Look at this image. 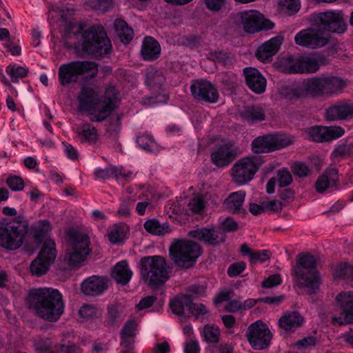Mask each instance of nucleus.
<instances>
[{
    "label": "nucleus",
    "instance_id": "nucleus-1",
    "mask_svg": "<svg viewBox=\"0 0 353 353\" xmlns=\"http://www.w3.org/2000/svg\"><path fill=\"white\" fill-rule=\"evenodd\" d=\"M347 85V81L341 77L323 74L308 78L300 84L286 88L285 95L290 100L331 97L341 93Z\"/></svg>",
    "mask_w": 353,
    "mask_h": 353
},
{
    "label": "nucleus",
    "instance_id": "nucleus-2",
    "mask_svg": "<svg viewBox=\"0 0 353 353\" xmlns=\"http://www.w3.org/2000/svg\"><path fill=\"white\" fill-rule=\"evenodd\" d=\"M27 304L39 317L50 322L57 321L65 308L59 291L49 288L31 290L27 296Z\"/></svg>",
    "mask_w": 353,
    "mask_h": 353
},
{
    "label": "nucleus",
    "instance_id": "nucleus-3",
    "mask_svg": "<svg viewBox=\"0 0 353 353\" xmlns=\"http://www.w3.org/2000/svg\"><path fill=\"white\" fill-rule=\"evenodd\" d=\"M294 283L307 290L309 294L320 291L321 277L316 268V258L310 253H301L297 256L293 268Z\"/></svg>",
    "mask_w": 353,
    "mask_h": 353
},
{
    "label": "nucleus",
    "instance_id": "nucleus-4",
    "mask_svg": "<svg viewBox=\"0 0 353 353\" xmlns=\"http://www.w3.org/2000/svg\"><path fill=\"white\" fill-rule=\"evenodd\" d=\"M78 109L87 112L92 121H102L110 115V98L102 99L97 90L90 86L83 85L77 97Z\"/></svg>",
    "mask_w": 353,
    "mask_h": 353
},
{
    "label": "nucleus",
    "instance_id": "nucleus-5",
    "mask_svg": "<svg viewBox=\"0 0 353 353\" xmlns=\"http://www.w3.org/2000/svg\"><path fill=\"white\" fill-rule=\"evenodd\" d=\"M110 42L104 28L101 25H94L82 32L81 41L75 44V48L81 47L86 54L101 57L109 52Z\"/></svg>",
    "mask_w": 353,
    "mask_h": 353
},
{
    "label": "nucleus",
    "instance_id": "nucleus-6",
    "mask_svg": "<svg viewBox=\"0 0 353 353\" xmlns=\"http://www.w3.org/2000/svg\"><path fill=\"white\" fill-rule=\"evenodd\" d=\"M142 279L149 285L159 287L170 278L171 270L165 259L160 256L142 257L139 261Z\"/></svg>",
    "mask_w": 353,
    "mask_h": 353
},
{
    "label": "nucleus",
    "instance_id": "nucleus-7",
    "mask_svg": "<svg viewBox=\"0 0 353 353\" xmlns=\"http://www.w3.org/2000/svg\"><path fill=\"white\" fill-rule=\"evenodd\" d=\"M97 70V65L92 61H73L63 63L58 70L59 83L62 86L77 83L86 76L94 77Z\"/></svg>",
    "mask_w": 353,
    "mask_h": 353
},
{
    "label": "nucleus",
    "instance_id": "nucleus-8",
    "mask_svg": "<svg viewBox=\"0 0 353 353\" xmlns=\"http://www.w3.org/2000/svg\"><path fill=\"white\" fill-rule=\"evenodd\" d=\"M28 225L19 217L0 220V246L14 250L23 244Z\"/></svg>",
    "mask_w": 353,
    "mask_h": 353
},
{
    "label": "nucleus",
    "instance_id": "nucleus-9",
    "mask_svg": "<svg viewBox=\"0 0 353 353\" xmlns=\"http://www.w3.org/2000/svg\"><path fill=\"white\" fill-rule=\"evenodd\" d=\"M67 237L68 245L64 259L72 268L83 263L90 254V239L87 234L74 229L67 232Z\"/></svg>",
    "mask_w": 353,
    "mask_h": 353
},
{
    "label": "nucleus",
    "instance_id": "nucleus-10",
    "mask_svg": "<svg viewBox=\"0 0 353 353\" xmlns=\"http://www.w3.org/2000/svg\"><path fill=\"white\" fill-rule=\"evenodd\" d=\"M170 252L174 262L179 266L189 268L201 254L199 245L187 239H179L172 243Z\"/></svg>",
    "mask_w": 353,
    "mask_h": 353
},
{
    "label": "nucleus",
    "instance_id": "nucleus-11",
    "mask_svg": "<svg viewBox=\"0 0 353 353\" xmlns=\"http://www.w3.org/2000/svg\"><path fill=\"white\" fill-rule=\"evenodd\" d=\"M238 224L232 218L228 217L221 222V229L215 230L199 228L189 232V235L209 245H215L225 239L224 232H234L237 230Z\"/></svg>",
    "mask_w": 353,
    "mask_h": 353
},
{
    "label": "nucleus",
    "instance_id": "nucleus-12",
    "mask_svg": "<svg viewBox=\"0 0 353 353\" xmlns=\"http://www.w3.org/2000/svg\"><path fill=\"white\" fill-rule=\"evenodd\" d=\"M311 22L316 24L324 32L343 34L347 30L343 14L340 10L314 13L311 15Z\"/></svg>",
    "mask_w": 353,
    "mask_h": 353
},
{
    "label": "nucleus",
    "instance_id": "nucleus-13",
    "mask_svg": "<svg viewBox=\"0 0 353 353\" xmlns=\"http://www.w3.org/2000/svg\"><path fill=\"white\" fill-rule=\"evenodd\" d=\"M263 161L261 156L247 157L238 160L232 168L233 181L239 185H244L251 181Z\"/></svg>",
    "mask_w": 353,
    "mask_h": 353
},
{
    "label": "nucleus",
    "instance_id": "nucleus-14",
    "mask_svg": "<svg viewBox=\"0 0 353 353\" xmlns=\"http://www.w3.org/2000/svg\"><path fill=\"white\" fill-rule=\"evenodd\" d=\"M338 315L332 317V323L339 325L353 323V291H344L335 298Z\"/></svg>",
    "mask_w": 353,
    "mask_h": 353
},
{
    "label": "nucleus",
    "instance_id": "nucleus-15",
    "mask_svg": "<svg viewBox=\"0 0 353 353\" xmlns=\"http://www.w3.org/2000/svg\"><path fill=\"white\" fill-rule=\"evenodd\" d=\"M56 256L55 242L52 239H48L43 244L37 259L30 264V269L32 274L40 276L46 274Z\"/></svg>",
    "mask_w": 353,
    "mask_h": 353
},
{
    "label": "nucleus",
    "instance_id": "nucleus-16",
    "mask_svg": "<svg viewBox=\"0 0 353 353\" xmlns=\"http://www.w3.org/2000/svg\"><path fill=\"white\" fill-rule=\"evenodd\" d=\"M312 23L311 28L299 31L294 37L296 44L310 49L322 48L326 46L329 39L324 34L323 30L316 24Z\"/></svg>",
    "mask_w": 353,
    "mask_h": 353
},
{
    "label": "nucleus",
    "instance_id": "nucleus-17",
    "mask_svg": "<svg viewBox=\"0 0 353 353\" xmlns=\"http://www.w3.org/2000/svg\"><path fill=\"white\" fill-rule=\"evenodd\" d=\"M246 337L253 349L263 350L270 345L272 334L267 325L259 320L248 327Z\"/></svg>",
    "mask_w": 353,
    "mask_h": 353
},
{
    "label": "nucleus",
    "instance_id": "nucleus-18",
    "mask_svg": "<svg viewBox=\"0 0 353 353\" xmlns=\"http://www.w3.org/2000/svg\"><path fill=\"white\" fill-rule=\"evenodd\" d=\"M241 25L248 33L271 30L274 26L273 22L265 19L263 14L255 10H246L241 13Z\"/></svg>",
    "mask_w": 353,
    "mask_h": 353
},
{
    "label": "nucleus",
    "instance_id": "nucleus-19",
    "mask_svg": "<svg viewBox=\"0 0 353 353\" xmlns=\"http://www.w3.org/2000/svg\"><path fill=\"white\" fill-rule=\"evenodd\" d=\"M190 92L195 99L210 103H216L219 97L216 86L205 79L192 81Z\"/></svg>",
    "mask_w": 353,
    "mask_h": 353
},
{
    "label": "nucleus",
    "instance_id": "nucleus-20",
    "mask_svg": "<svg viewBox=\"0 0 353 353\" xmlns=\"http://www.w3.org/2000/svg\"><path fill=\"white\" fill-rule=\"evenodd\" d=\"M236 158V151L231 142L217 146L211 153V160L219 168H225Z\"/></svg>",
    "mask_w": 353,
    "mask_h": 353
},
{
    "label": "nucleus",
    "instance_id": "nucleus-21",
    "mask_svg": "<svg viewBox=\"0 0 353 353\" xmlns=\"http://www.w3.org/2000/svg\"><path fill=\"white\" fill-rule=\"evenodd\" d=\"M138 324L134 319H128L120 332V345L122 347L120 353H134V343Z\"/></svg>",
    "mask_w": 353,
    "mask_h": 353
},
{
    "label": "nucleus",
    "instance_id": "nucleus-22",
    "mask_svg": "<svg viewBox=\"0 0 353 353\" xmlns=\"http://www.w3.org/2000/svg\"><path fill=\"white\" fill-rule=\"evenodd\" d=\"M325 118L329 121L348 120L353 118V103L340 101L326 109Z\"/></svg>",
    "mask_w": 353,
    "mask_h": 353
},
{
    "label": "nucleus",
    "instance_id": "nucleus-23",
    "mask_svg": "<svg viewBox=\"0 0 353 353\" xmlns=\"http://www.w3.org/2000/svg\"><path fill=\"white\" fill-rule=\"evenodd\" d=\"M243 74L248 87L256 94L265 92L266 88V79L261 72L254 68H245Z\"/></svg>",
    "mask_w": 353,
    "mask_h": 353
},
{
    "label": "nucleus",
    "instance_id": "nucleus-24",
    "mask_svg": "<svg viewBox=\"0 0 353 353\" xmlns=\"http://www.w3.org/2000/svg\"><path fill=\"white\" fill-rule=\"evenodd\" d=\"M107 288V280L104 277L95 275L85 279L81 283L82 292L87 296L101 295Z\"/></svg>",
    "mask_w": 353,
    "mask_h": 353
},
{
    "label": "nucleus",
    "instance_id": "nucleus-25",
    "mask_svg": "<svg viewBox=\"0 0 353 353\" xmlns=\"http://www.w3.org/2000/svg\"><path fill=\"white\" fill-rule=\"evenodd\" d=\"M283 41L282 36H276L265 42L257 49L256 52L257 59L263 62L267 61L277 52Z\"/></svg>",
    "mask_w": 353,
    "mask_h": 353
},
{
    "label": "nucleus",
    "instance_id": "nucleus-26",
    "mask_svg": "<svg viewBox=\"0 0 353 353\" xmlns=\"http://www.w3.org/2000/svg\"><path fill=\"white\" fill-rule=\"evenodd\" d=\"M339 180L338 170L328 168L317 179L315 188L319 193H324L327 190H332L336 186Z\"/></svg>",
    "mask_w": 353,
    "mask_h": 353
},
{
    "label": "nucleus",
    "instance_id": "nucleus-27",
    "mask_svg": "<svg viewBox=\"0 0 353 353\" xmlns=\"http://www.w3.org/2000/svg\"><path fill=\"white\" fill-rule=\"evenodd\" d=\"M161 46L153 37H145L141 48V56L145 61H152L158 59L161 54Z\"/></svg>",
    "mask_w": 353,
    "mask_h": 353
},
{
    "label": "nucleus",
    "instance_id": "nucleus-28",
    "mask_svg": "<svg viewBox=\"0 0 353 353\" xmlns=\"http://www.w3.org/2000/svg\"><path fill=\"white\" fill-rule=\"evenodd\" d=\"M133 272L126 260L117 263L112 268V278L117 284L122 286L126 285L130 281Z\"/></svg>",
    "mask_w": 353,
    "mask_h": 353
},
{
    "label": "nucleus",
    "instance_id": "nucleus-29",
    "mask_svg": "<svg viewBox=\"0 0 353 353\" xmlns=\"http://www.w3.org/2000/svg\"><path fill=\"white\" fill-rule=\"evenodd\" d=\"M303 321V318L298 312H285L279 319V325L286 331L294 332Z\"/></svg>",
    "mask_w": 353,
    "mask_h": 353
},
{
    "label": "nucleus",
    "instance_id": "nucleus-30",
    "mask_svg": "<svg viewBox=\"0 0 353 353\" xmlns=\"http://www.w3.org/2000/svg\"><path fill=\"white\" fill-rule=\"evenodd\" d=\"M303 74L314 73L325 64L324 57L319 54H310L302 56Z\"/></svg>",
    "mask_w": 353,
    "mask_h": 353
},
{
    "label": "nucleus",
    "instance_id": "nucleus-31",
    "mask_svg": "<svg viewBox=\"0 0 353 353\" xmlns=\"http://www.w3.org/2000/svg\"><path fill=\"white\" fill-rule=\"evenodd\" d=\"M114 28L116 36L123 44L128 45L130 43L134 37V30L124 20L116 19Z\"/></svg>",
    "mask_w": 353,
    "mask_h": 353
},
{
    "label": "nucleus",
    "instance_id": "nucleus-32",
    "mask_svg": "<svg viewBox=\"0 0 353 353\" xmlns=\"http://www.w3.org/2000/svg\"><path fill=\"white\" fill-rule=\"evenodd\" d=\"M245 196V192L240 190L231 193L225 200L224 205L230 212L234 213L241 212L243 210V204Z\"/></svg>",
    "mask_w": 353,
    "mask_h": 353
},
{
    "label": "nucleus",
    "instance_id": "nucleus-33",
    "mask_svg": "<svg viewBox=\"0 0 353 353\" xmlns=\"http://www.w3.org/2000/svg\"><path fill=\"white\" fill-rule=\"evenodd\" d=\"M240 116L248 123H254L265 119V111L260 106H248L240 112Z\"/></svg>",
    "mask_w": 353,
    "mask_h": 353
},
{
    "label": "nucleus",
    "instance_id": "nucleus-34",
    "mask_svg": "<svg viewBox=\"0 0 353 353\" xmlns=\"http://www.w3.org/2000/svg\"><path fill=\"white\" fill-rule=\"evenodd\" d=\"M252 147L256 153H266L273 151L272 134L256 138L252 143Z\"/></svg>",
    "mask_w": 353,
    "mask_h": 353
},
{
    "label": "nucleus",
    "instance_id": "nucleus-35",
    "mask_svg": "<svg viewBox=\"0 0 353 353\" xmlns=\"http://www.w3.org/2000/svg\"><path fill=\"white\" fill-rule=\"evenodd\" d=\"M302 56H288L282 60L283 70L289 74H303Z\"/></svg>",
    "mask_w": 353,
    "mask_h": 353
},
{
    "label": "nucleus",
    "instance_id": "nucleus-36",
    "mask_svg": "<svg viewBox=\"0 0 353 353\" xmlns=\"http://www.w3.org/2000/svg\"><path fill=\"white\" fill-rule=\"evenodd\" d=\"M165 80V77L161 71L150 70L146 73L145 83L150 90H161Z\"/></svg>",
    "mask_w": 353,
    "mask_h": 353
},
{
    "label": "nucleus",
    "instance_id": "nucleus-37",
    "mask_svg": "<svg viewBox=\"0 0 353 353\" xmlns=\"http://www.w3.org/2000/svg\"><path fill=\"white\" fill-rule=\"evenodd\" d=\"M120 100V93L117 92L115 89L112 87V132L114 131L116 134H117L121 129L119 120L122 117V114L118 112L113 113V110L118 107Z\"/></svg>",
    "mask_w": 353,
    "mask_h": 353
},
{
    "label": "nucleus",
    "instance_id": "nucleus-38",
    "mask_svg": "<svg viewBox=\"0 0 353 353\" xmlns=\"http://www.w3.org/2000/svg\"><path fill=\"white\" fill-rule=\"evenodd\" d=\"M129 234V228L124 223H119L112 228V244H123Z\"/></svg>",
    "mask_w": 353,
    "mask_h": 353
},
{
    "label": "nucleus",
    "instance_id": "nucleus-39",
    "mask_svg": "<svg viewBox=\"0 0 353 353\" xmlns=\"http://www.w3.org/2000/svg\"><path fill=\"white\" fill-rule=\"evenodd\" d=\"M145 230L154 235H164L170 232L171 230L167 223H160L154 219L146 221L143 224Z\"/></svg>",
    "mask_w": 353,
    "mask_h": 353
},
{
    "label": "nucleus",
    "instance_id": "nucleus-40",
    "mask_svg": "<svg viewBox=\"0 0 353 353\" xmlns=\"http://www.w3.org/2000/svg\"><path fill=\"white\" fill-rule=\"evenodd\" d=\"M190 303V297L189 296L181 294L170 303V306L173 313L178 316H182L185 310L188 311Z\"/></svg>",
    "mask_w": 353,
    "mask_h": 353
},
{
    "label": "nucleus",
    "instance_id": "nucleus-41",
    "mask_svg": "<svg viewBox=\"0 0 353 353\" xmlns=\"http://www.w3.org/2000/svg\"><path fill=\"white\" fill-rule=\"evenodd\" d=\"M50 231L51 226L50 222L47 220L40 221L34 228V238L39 243L43 241L44 244L47 240L51 239L48 237V234Z\"/></svg>",
    "mask_w": 353,
    "mask_h": 353
},
{
    "label": "nucleus",
    "instance_id": "nucleus-42",
    "mask_svg": "<svg viewBox=\"0 0 353 353\" xmlns=\"http://www.w3.org/2000/svg\"><path fill=\"white\" fill-rule=\"evenodd\" d=\"M6 72L10 77L12 83H17L19 79L26 77L28 69L14 64L8 65L6 68Z\"/></svg>",
    "mask_w": 353,
    "mask_h": 353
},
{
    "label": "nucleus",
    "instance_id": "nucleus-43",
    "mask_svg": "<svg viewBox=\"0 0 353 353\" xmlns=\"http://www.w3.org/2000/svg\"><path fill=\"white\" fill-rule=\"evenodd\" d=\"M273 151L278 150L294 143V139L286 134H272Z\"/></svg>",
    "mask_w": 353,
    "mask_h": 353
},
{
    "label": "nucleus",
    "instance_id": "nucleus-44",
    "mask_svg": "<svg viewBox=\"0 0 353 353\" xmlns=\"http://www.w3.org/2000/svg\"><path fill=\"white\" fill-rule=\"evenodd\" d=\"M79 136L81 142H93L97 139V130L90 123H83Z\"/></svg>",
    "mask_w": 353,
    "mask_h": 353
},
{
    "label": "nucleus",
    "instance_id": "nucleus-45",
    "mask_svg": "<svg viewBox=\"0 0 353 353\" xmlns=\"http://www.w3.org/2000/svg\"><path fill=\"white\" fill-rule=\"evenodd\" d=\"M203 336L208 343H217L219 341L220 330L217 326L206 325L203 327Z\"/></svg>",
    "mask_w": 353,
    "mask_h": 353
},
{
    "label": "nucleus",
    "instance_id": "nucleus-46",
    "mask_svg": "<svg viewBox=\"0 0 353 353\" xmlns=\"http://www.w3.org/2000/svg\"><path fill=\"white\" fill-rule=\"evenodd\" d=\"M279 5L281 10L289 15L296 14L301 8L299 0H279Z\"/></svg>",
    "mask_w": 353,
    "mask_h": 353
},
{
    "label": "nucleus",
    "instance_id": "nucleus-47",
    "mask_svg": "<svg viewBox=\"0 0 353 353\" xmlns=\"http://www.w3.org/2000/svg\"><path fill=\"white\" fill-rule=\"evenodd\" d=\"M308 138L314 142H325V134L323 126H314L306 130Z\"/></svg>",
    "mask_w": 353,
    "mask_h": 353
},
{
    "label": "nucleus",
    "instance_id": "nucleus-48",
    "mask_svg": "<svg viewBox=\"0 0 353 353\" xmlns=\"http://www.w3.org/2000/svg\"><path fill=\"white\" fill-rule=\"evenodd\" d=\"M334 275L337 278L353 279V266L349 263H340L336 266Z\"/></svg>",
    "mask_w": 353,
    "mask_h": 353
},
{
    "label": "nucleus",
    "instance_id": "nucleus-49",
    "mask_svg": "<svg viewBox=\"0 0 353 353\" xmlns=\"http://www.w3.org/2000/svg\"><path fill=\"white\" fill-rule=\"evenodd\" d=\"M325 141H330L343 136L345 133L344 129L340 126H323Z\"/></svg>",
    "mask_w": 353,
    "mask_h": 353
},
{
    "label": "nucleus",
    "instance_id": "nucleus-50",
    "mask_svg": "<svg viewBox=\"0 0 353 353\" xmlns=\"http://www.w3.org/2000/svg\"><path fill=\"white\" fill-rule=\"evenodd\" d=\"M214 61L223 66H229L233 63L234 58L230 54L224 52H217L213 54Z\"/></svg>",
    "mask_w": 353,
    "mask_h": 353
},
{
    "label": "nucleus",
    "instance_id": "nucleus-51",
    "mask_svg": "<svg viewBox=\"0 0 353 353\" xmlns=\"http://www.w3.org/2000/svg\"><path fill=\"white\" fill-rule=\"evenodd\" d=\"M137 143L141 148L146 151H152L154 145L153 138L148 134H142L137 137Z\"/></svg>",
    "mask_w": 353,
    "mask_h": 353
},
{
    "label": "nucleus",
    "instance_id": "nucleus-52",
    "mask_svg": "<svg viewBox=\"0 0 353 353\" xmlns=\"http://www.w3.org/2000/svg\"><path fill=\"white\" fill-rule=\"evenodd\" d=\"M276 179L280 187H285L292 183V176L287 169H282L277 172Z\"/></svg>",
    "mask_w": 353,
    "mask_h": 353
},
{
    "label": "nucleus",
    "instance_id": "nucleus-53",
    "mask_svg": "<svg viewBox=\"0 0 353 353\" xmlns=\"http://www.w3.org/2000/svg\"><path fill=\"white\" fill-rule=\"evenodd\" d=\"M6 183L13 191H20L23 189L24 182L21 177L12 175L8 177Z\"/></svg>",
    "mask_w": 353,
    "mask_h": 353
},
{
    "label": "nucleus",
    "instance_id": "nucleus-54",
    "mask_svg": "<svg viewBox=\"0 0 353 353\" xmlns=\"http://www.w3.org/2000/svg\"><path fill=\"white\" fill-rule=\"evenodd\" d=\"M206 288L203 285H192L189 287L188 294L184 296H189L191 297L192 301L193 299L203 296L205 294Z\"/></svg>",
    "mask_w": 353,
    "mask_h": 353
},
{
    "label": "nucleus",
    "instance_id": "nucleus-55",
    "mask_svg": "<svg viewBox=\"0 0 353 353\" xmlns=\"http://www.w3.org/2000/svg\"><path fill=\"white\" fill-rule=\"evenodd\" d=\"M291 168L293 174L299 177L306 176L310 172L308 167L302 162H295Z\"/></svg>",
    "mask_w": 353,
    "mask_h": 353
},
{
    "label": "nucleus",
    "instance_id": "nucleus-56",
    "mask_svg": "<svg viewBox=\"0 0 353 353\" xmlns=\"http://www.w3.org/2000/svg\"><path fill=\"white\" fill-rule=\"evenodd\" d=\"M270 257V252L268 250H259L250 254V261L252 263H256L257 262L262 263Z\"/></svg>",
    "mask_w": 353,
    "mask_h": 353
},
{
    "label": "nucleus",
    "instance_id": "nucleus-57",
    "mask_svg": "<svg viewBox=\"0 0 353 353\" xmlns=\"http://www.w3.org/2000/svg\"><path fill=\"white\" fill-rule=\"evenodd\" d=\"M188 207L190 210L194 213H199L202 211L204 207L203 199L199 196H195L191 199L188 203Z\"/></svg>",
    "mask_w": 353,
    "mask_h": 353
},
{
    "label": "nucleus",
    "instance_id": "nucleus-58",
    "mask_svg": "<svg viewBox=\"0 0 353 353\" xmlns=\"http://www.w3.org/2000/svg\"><path fill=\"white\" fill-rule=\"evenodd\" d=\"M245 269V263L243 261L231 264L228 268L227 273L229 276L234 277L240 274Z\"/></svg>",
    "mask_w": 353,
    "mask_h": 353
},
{
    "label": "nucleus",
    "instance_id": "nucleus-59",
    "mask_svg": "<svg viewBox=\"0 0 353 353\" xmlns=\"http://www.w3.org/2000/svg\"><path fill=\"white\" fill-rule=\"evenodd\" d=\"M188 311L191 312L194 316L203 315L208 313V310L203 304L194 303L191 298L190 307H188Z\"/></svg>",
    "mask_w": 353,
    "mask_h": 353
},
{
    "label": "nucleus",
    "instance_id": "nucleus-60",
    "mask_svg": "<svg viewBox=\"0 0 353 353\" xmlns=\"http://www.w3.org/2000/svg\"><path fill=\"white\" fill-rule=\"evenodd\" d=\"M52 345L50 339H41L34 343V348L37 353H46L49 351Z\"/></svg>",
    "mask_w": 353,
    "mask_h": 353
},
{
    "label": "nucleus",
    "instance_id": "nucleus-61",
    "mask_svg": "<svg viewBox=\"0 0 353 353\" xmlns=\"http://www.w3.org/2000/svg\"><path fill=\"white\" fill-rule=\"evenodd\" d=\"M207 8L212 12H219L224 6L226 0H203Z\"/></svg>",
    "mask_w": 353,
    "mask_h": 353
},
{
    "label": "nucleus",
    "instance_id": "nucleus-62",
    "mask_svg": "<svg viewBox=\"0 0 353 353\" xmlns=\"http://www.w3.org/2000/svg\"><path fill=\"white\" fill-rule=\"evenodd\" d=\"M55 350L57 353H81V350L76 345H66L60 344L56 346Z\"/></svg>",
    "mask_w": 353,
    "mask_h": 353
},
{
    "label": "nucleus",
    "instance_id": "nucleus-63",
    "mask_svg": "<svg viewBox=\"0 0 353 353\" xmlns=\"http://www.w3.org/2000/svg\"><path fill=\"white\" fill-rule=\"evenodd\" d=\"M281 282V279L279 274H273L270 276L267 279L263 281L262 286L265 288H271L277 286Z\"/></svg>",
    "mask_w": 353,
    "mask_h": 353
},
{
    "label": "nucleus",
    "instance_id": "nucleus-64",
    "mask_svg": "<svg viewBox=\"0 0 353 353\" xmlns=\"http://www.w3.org/2000/svg\"><path fill=\"white\" fill-rule=\"evenodd\" d=\"M79 314L82 318H92L96 314V308L93 306L85 304L80 307Z\"/></svg>",
    "mask_w": 353,
    "mask_h": 353
}]
</instances>
